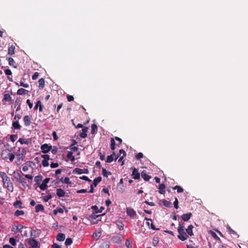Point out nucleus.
Segmentation results:
<instances>
[{
	"label": "nucleus",
	"mask_w": 248,
	"mask_h": 248,
	"mask_svg": "<svg viewBox=\"0 0 248 248\" xmlns=\"http://www.w3.org/2000/svg\"><path fill=\"white\" fill-rule=\"evenodd\" d=\"M13 148H9L8 144L5 145L1 152V157L2 159L7 160L9 159L10 162H13L15 158V155L12 153Z\"/></svg>",
	"instance_id": "f257e3e1"
},
{
	"label": "nucleus",
	"mask_w": 248,
	"mask_h": 248,
	"mask_svg": "<svg viewBox=\"0 0 248 248\" xmlns=\"http://www.w3.org/2000/svg\"><path fill=\"white\" fill-rule=\"evenodd\" d=\"M0 176L2 179L3 187L6 188L9 191L12 192L14 191V186L11 181L10 178L7 176L5 172H0Z\"/></svg>",
	"instance_id": "f03ea898"
},
{
	"label": "nucleus",
	"mask_w": 248,
	"mask_h": 248,
	"mask_svg": "<svg viewBox=\"0 0 248 248\" xmlns=\"http://www.w3.org/2000/svg\"><path fill=\"white\" fill-rule=\"evenodd\" d=\"M18 154H16L17 160L16 161V163L17 164H20L25 157V155L26 154V151L23 148H18Z\"/></svg>",
	"instance_id": "7ed1b4c3"
},
{
	"label": "nucleus",
	"mask_w": 248,
	"mask_h": 248,
	"mask_svg": "<svg viewBox=\"0 0 248 248\" xmlns=\"http://www.w3.org/2000/svg\"><path fill=\"white\" fill-rule=\"evenodd\" d=\"M178 232L179 234L178 235V238L182 241L186 240L188 238V235L185 231V227L184 226L179 225L178 228Z\"/></svg>",
	"instance_id": "20e7f679"
},
{
	"label": "nucleus",
	"mask_w": 248,
	"mask_h": 248,
	"mask_svg": "<svg viewBox=\"0 0 248 248\" xmlns=\"http://www.w3.org/2000/svg\"><path fill=\"white\" fill-rule=\"evenodd\" d=\"M26 241L30 244V247L29 248H39L40 245L38 242L34 239H27Z\"/></svg>",
	"instance_id": "39448f33"
},
{
	"label": "nucleus",
	"mask_w": 248,
	"mask_h": 248,
	"mask_svg": "<svg viewBox=\"0 0 248 248\" xmlns=\"http://www.w3.org/2000/svg\"><path fill=\"white\" fill-rule=\"evenodd\" d=\"M52 148V147L51 145H49L46 143L44 144L41 146L42 152L44 154L48 153L51 150Z\"/></svg>",
	"instance_id": "423d86ee"
},
{
	"label": "nucleus",
	"mask_w": 248,
	"mask_h": 248,
	"mask_svg": "<svg viewBox=\"0 0 248 248\" xmlns=\"http://www.w3.org/2000/svg\"><path fill=\"white\" fill-rule=\"evenodd\" d=\"M73 173L75 174V173H77V174H83V173H84V174H88L89 173V170L87 169H80V168H76L73 171Z\"/></svg>",
	"instance_id": "0eeeda50"
},
{
	"label": "nucleus",
	"mask_w": 248,
	"mask_h": 248,
	"mask_svg": "<svg viewBox=\"0 0 248 248\" xmlns=\"http://www.w3.org/2000/svg\"><path fill=\"white\" fill-rule=\"evenodd\" d=\"M41 157L44 159L42 161V165L44 167L48 166L49 163L48 161L50 159L49 156L47 155H42Z\"/></svg>",
	"instance_id": "6e6552de"
},
{
	"label": "nucleus",
	"mask_w": 248,
	"mask_h": 248,
	"mask_svg": "<svg viewBox=\"0 0 248 248\" xmlns=\"http://www.w3.org/2000/svg\"><path fill=\"white\" fill-rule=\"evenodd\" d=\"M24 125L26 126H29L31 123V117L29 115H26L23 117Z\"/></svg>",
	"instance_id": "1a4fd4ad"
},
{
	"label": "nucleus",
	"mask_w": 248,
	"mask_h": 248,
	"mask_svg": "<svg viewBox=\"0 0 248 248\" xmlns=\"http://www.w3.org/2000/svg\"><path fill=\"white\" fill-rule=\"evenodd\" d=\"M24 228V226L21 225L19 224L18 225H14L12 226V232H14V233H16L17 232H21V230L22 229Z\"/></svg>",
	"instance_id": "9d476101"
},
{
	"label": "nucleus",
	"mask_w": 248,
	"mask_h": 248,
	"mask_svg": "<svg viewBox=\"0 0 248 248\" xmlns=\"http://www.w3.org/2000/svg\"><path fill=\"white\" fill-rule=\"evenodd\" d=\"M119 155H116L115 153L113 152L111 155H108L107 158L106 162L107 163H111L114 159V156H116L115 160H116L118 157Z\"/></svg>",
	"instance_id": "9b49d317"
},
{
	"label": "nucleus",
	"mask_w": 248,
	"mask_h": 248,
	"mask_svg": "<svg viewBox=\"0 0 248 248\" xmlns=\"http://www.w3.org/2000/svg\"><path fill=\"white\" fill-rule=\"evenodd\" d=\"M126 213L128 216L132 218H134L136 215V213L134 209L130 207L126 208Z\"/></svg>",
	"instance_id": "f8f14e48"
},
{
	"label": "nucleus",
	"mask_w": 248,
	"mask_h": 248,
	"mask_svg": "<svg viewBox=\"0 0 248 248\" xmlns=\"http://www.w3.org/2000/svg\"><path fill=\"white\" fill-rule=\"evenodd\" d=\"M161 202H162V204L166 207L170 208L172 207V204L171 202L170 201H168L166 200H162L160 201L159 204L161 205Z\"/></svg>",
	"instance_id": "ddd939ff"
},
{
	"label": "nucleus",
	"mask_w": 248,
	"mask_h": 248,
	"mask_svg": "<svg viewBox=\"0 0 248 248\" xmlns=\"http://www.w3.org/2000/svg\"><path fill=\"white\" fill-rule=\"evenodd\" d=\"M133 178L134 179H139L140 178V174L138 170L135 168H133L132 171Z\"/></svg>",
	"instance_id": "4468645a"
},
{
	"label": "nucleus",
	"mask_w": 248,
	"mask_h": 248,
	"mask_svg": "<svg viewBox=\"0 0 248 248\" xmlns=\"http://www.w3.org/2000/svg\"><path fill=\"white\" fill-rule=\"evenodd\" d=\"M88 128L87 127H83L82 129V132L79 134V136L81 138H85L87 136V133L88 132Z\"/></svg>",
	"instance_id": "2eb2a0df"
},
{
	"label": "nucleus",
	"mask_w": 248,
	"mask_h": 248,
	"mask_svg": "<svg viewBox=\"0 0 248 248\" xmlns=\"http://www.w3.org/2000/svg\"><path fill=\"white\" fill-rule=\"evenodd\" d=\"M92 209L93 210L95 213H101L104 209V207L102 206L100 209H98L96 205H93L92 206Z\"/></svg>",
	"instance_id": "dca6fc26"
},
{
	"label": "nucleus",
	"mask_w": 248,
	"mask_h": 248,
	"mask_svg": "<svg viewBox=\"0 0 248 248\" xmlns=\"http://www.w3.org/2000/svg\"><path fill=\"white\" fill-rule=\"evenodd\" d=\"M192 214L191 213L184 214L182 216V218L184 221H187L190 218Z\"/></svg>",
	"instance_id": "f3484780"
},
{
	"label": "nucleus",
	"mask_w": 248,
	"mask_h": 248,
	"mask_svg": "<svg viewBox=\"0 0 248 248\" xmlns=\"http://www.w3.org/2000/svg\"><path fill=\"white\" fill-rule=\"evenodd\" d=\"M141 177L146 181H149L151 178V176L147 174L146 172L144 170L141 172Z\"/></svg>",
	"instance_id": "a211bd4d"
},
{
	"label": "nucleus",
	"mask_w": 248,
	"mask_h": 248,
	"mask_svg": "<svg viewBox=\"0 0 248 248\" xmlns=\"http://www.w3.org/2000/svg\"><path fill=\"white\" fill-rule=\"evenodd\" d=\"M57 195L59 197H63L65 195V192L62 188H58L56 190Z\"/></svg>",
	"instance_id": "6ab92c4d"
},
{
	"label": "nucleus",
	"mask_w": 248,
	"mask_h": 248,
	"mask_svg": "<svg viewBox=\"0 0 248 248\" xmlns=\"http://www.w3.org/2000/svg\"><path fill=\"white\" fill-rule=\"evenodd\" d=\"M29 93V91L23 88H20L17 91V94L18 95H23L27 94Z\"/></svg>",
	"instance_id": "aec40b11"
},
{
	"label": "nucleus",
	"mask_w": 248,
	"mask_h": 248,
	"mask_svg": "<svg viewBox=\"0 0 248 248\" xmlns=\"http://www.w3.org/2000/svg\"><path fill=\"white\" fill-rule=\"evenodd\" d=\"M158 188L159 189V193L161 194H164L165 193L166 186L164 184H160Z\"/></svg>",
	"instance_id": "412c9836"
},
{
	"label": "nucleus",
	"mask_w": 248,
	"mask_h": 248,
	"mask_svg": "<svg viewBox=\"0 0 248 248\" xmlns=\"http://www.w3.org/2000/svg\"><path fill=\"white\" fill-rule=\"evenodd\" d=\"M56 238L58 241H63L65 238V234L62 233H59Z\"/></svg>",
	"instance_id": "4be33fe9"
},
{
	"label": "nucleus",
	"mask_w": 248,
	"mask_h": 248,
	"mask_svg": "<svg viewBox=\"0 0 248 248\" xmlns=\"http://www.w3.org/2000/svg\"><path fill=\"white\" fill-rule=\"evenodd\" d=\"M45 79L43 78H41L39 79V80L38 81V84H39L38 87L40 89H42L44 88V86H45Z\"/></svg>",
	"instance_id": "5701e85b"
},
{
	"label": "nucleus",
	"mask_w": 248,
	"mask_h": 248,
	"mask_svg": "<svg viewBox=\"0 0 248 248\" xmlns=\"http://www.w3.org/2000/svg\"><path fill=\"white\" fill-rule=\"evenodd\" d=\"M44 207L42 204H39L36 205L35 206V212H39L40 211H44Z\"/></svg>",
	"instance_id": "b1692460"
},
{
	"label": "nucleus",
	"mask_w": 248,
	"mask_h": 248,
	"mask_svg": "<svg viewBox=\"0 0 248 248\" xmlns=\"http://www.w3.org/2000/svg\"><path fill=\"white\" fill-rule=\"evenodd\" d=\"M193 228V226L192 225H190L188 226V228L186 229V233L190 236H192L193 235L192 229Z\"/></svg>",
	"instance_id": "393cba45"
},
{
	"label": "nucleus",
	"mask_w": 248,
	"mask_h": 248,
	"mask_svg": "<svg viewBox=\"0 0 248 248\" xmlns=\"http://www.w3.org/2000/svg\"><path fill=\"white\" fill-rule=\"evenodd\" d=\"M12 126L15 129H20L21 126L19 124L18 121L13 122L12 123Z\"/></svg>",
	"instance_id": "a878e982"
},
{
	"label": "nucleus",
	"mask_w": 248,
	"mask_h": 248,
	"mask_svg": "<svg viewBox=\"0 0 248 248\" xmlns=\"http://www.w3.org/2000/svg\"><path fill=\"white\" fill-rule=\"evenodd\" d=\"M22 202L21 201H18V200L16 201L13 203V205L16 208H22Z\"/></svg>",
	"instance_id": "bb28decb"
},
{
	"label": "nucleus",
	"mask_w": 248,
	"mask_h": 248,
	"mask_svg": "<svg viewBox=\"0 0 248 248\" xmlns=\"http://www.w3.org/2000/svg\"><path fill=\"white\" fill-rule=\"evenodd\" d=\"M66 156L72 162H74L75 160V157L73 155V152L72 151L68 152Z\"/></svg>",
	"instance_id": "cd10ccee"
},
{
	"label": "nucleus",
	"mask_w": 248,
	"mask_h": 248,
	"mask_svg": "<svg viewBox=\"0 0 248 248\" xmlns=\"http://www.w3.org/2000/svg\"><path fill=\"white\" fill-rule=\"evenodd\" d=\"M102 180V177L100 176L97 177V178H95L93 180V185L94 186H96L98 185V184Z\"/></svg>",
	"instance_id": "c85d7f7f"
},
{
	"label": "nucleus",
	"mask_w": 248,
	"mask_h": 248,
	"mask_svg": "<svg viewBox=\"0 0 248 248\" xmlns=\"http://www.w3.org/2000/svg\"><path fill=\"white\" fill-rule=\"evenodd\" d=\"M18 142H19L21 144H26V145L29 144L30 143L28 139H24V138H20L18 140Z\"/></svg>",
	"instance_id": "c756f323"
},
{
	"label": "nucleus",
	"mask_w": 248,
	"mask_h": 248,
	"mask_svg": "<svg viewBox=\"0 0 248 248\" xmlns=\"http://www.w3.org/2000/svg\"><path fill=\"white\" fill-rule=\"evenodd\" d=\"M43 176L41 175L36 176L34 177V181L36 182L37 184L39 185L42 181Z\"/></svg>",
	"instance_id": "7c9ffc66"
},
{
	"label": "nucleus",
	"mask_w": 248,
	"mask_h": 248,
	"mask_svg": "<svg viewBox=\"0 0 248 248\" xmlns=\"http://www.w3.org/2000/svg\"><path fill=\"white\" fill-rule=\"evenodd\" d=\"M15 46L13 45L10 46L8 48V54L13 55L15 54Z\"/></svg>",
	"instance_id": "2f4dec72"
},
{
	"label": "nucleus",
	"mask_w": 248,
	"mask_h": 248,
	"mask_svg": "<svg viewBox=\"0 0 248 248\" xmlns=\"http://www.w3.org/2000/svg\"><path fill=\"white\" fill-rule=\"evenodd\" d=\"M110 149L112 150H114L115 149V145H116V143H115V140H114V139L113 138H110Z\"/></svg>",
	"instance_id": "473e14b6"
},
{
	"label": "nucleus",
	"mask_w": 248,
	"mask_h": 248,
	"mask_svg": "<svg viewBox=\"0 0 248 248\" xmlns=\"http://www.w3.org/2000/svg\"><path fill=\"white\" fill-rule=\"evenodd\" d=\"M102 174L104 177H108V175L111 174V173L110 171H108L105 168H102Z\"/></svg>",
	"instance_id": "72a5a7b5"
},
{
	"label": "nucleus",
	"mask_w": 248,
	"mask_h": 248,
	"mask_svg": "<svg viewBox=\"0 0 248 248\" xmlns=\"http://www.w3.org/2000/svg\"><path fill=\"white\" fill-rule=\"evenodd\" d=\"M8 62H9V64L10 66H13L15 68L16 67V66L15 65V62L12 58H11V57L8 58Z\"/></svg>",
	"instance_id": "f704fd0d"
},
{
	"label": "nucleus",
	"mask_w": 248,
	"mask_h": 248,
	"mask_svg": "<svg viewBox=\"0 0 248 248\" xmlns=\"http://www.w3.org/2000/svg\"><path fill=\"white\" fill-rule=\"evenodd\" d=\"M3 100H5V101L9 102L12 100V97L9 94L5 93L4 94Z\"/></svg>",
	"instance_id": "c9c22d12"
},
{
	"label": "nucleus",
	"mask_w": 248,
	"mask_h": 248,
	"mask_svg": "<svg viewBox=\"0 0 248 248\" xmlns=\"http://www.w3.org/2000/svg\"><path fill=\"white\" fill-rule=\"evenodd\" d=\"M20 183L22 184V185L24 186L25 184H27V181L26 180V179L23 178V177L21 176V175L20 176V177H19L18 178V181Z\"/></svg>",
	"instance_id": "e433bc0d"
},
{
	"label": "nucleus",
	"mask_w": 248,
	"mask_h": 248,
	"mask_svg": "<svg viewBox=\"0 0 248 248\" xmlns=\"http://www.w3.org/2000/svg\"><path fill=\"white\" fill-rule=\"evenodd\" d=\"M123 237L122 236H115L113 237V240L116 243H119L121 241Z\"/></svg>",
	"instance_id": "4c0bfd02"
},
{
	"label": "nucleus",
	"mask_w": 248,
	"mask_h": 248,
	"mask_svg": "<svg viewBox=\"0 0 248 248\" xmlns=\"http://www.w3.org/2000/svg\"><path fill=\"white\" fill-rule=\"evenodd\" d=\"M36 231L35 230H32L31 231V239H34L38 236V235L36 234Z\"/></svg>",
	"instance_id": "58836bf2"
},
{
	"label": "nucleus",
	"mask_w": 248,
	"mask_h": 248,
	"mask_svg": "<svg viewBox=\"0 0 248 248\" xmlns=\"http://www.w3.org/2000/svg\"><path fill=\"white\" fill-rule=\"evenodd\" d=\"M24 214H25V213L23 211L17 210L15 212V216H16V217H18L19 216H22V215H24Z\"/></svg>",
	"instance_id": "ea45409f"
},
{
	"label": "nucleus",
	"mask_w": 248,
	"mask_h": 248,
	"mask_svg": "<svg viewBox=\"0 0 248 248\" xmlns=\"http://www.w3.org/2000/svg\"><path fill=\"white\" fill-rule=\"evenodd\" d=\"M159 242V239L157 237H154L153 239V245L156 247Z\"/></svg>",
	"instance_id": "a19ab883"
},
{
	"label": "nucleus",
	"mask_w": 248,
	"mask_h": 248,
	"mask_svg": "<svg viewBox=\"0 0 248 248\" xmlns=\"http://www.w3.org/2000/svg\"><path fill=\"white\" fill-rule=\"evenodd\" d=\"M173 188L176 189L178 193H182L184 191L183 188L179 186H176Z\"/></svg>",
	"instance_id": "79ce46f5"
},
{
	"label": "nucleus",
	"mask_w": 248,
	"mask_h": 248,
	"mask_svg": "<svg viewBox=\"0 0 248 248\" xmlns=\"http://www.w3.org/2000/svg\"><path fill=\"white\" fill-rule=\"evenodd\" d=\"M91 128H92V131H91L92 134H94L95 133V132L97 130V125L95 124H93L92 125Z\"/></svg>",
	"instance_id": "37998d69"
},
{
	"label": "nucleus",
	"mask_w": 248,
	"mask_h": 248,
	"mask_svg": "<svg viewBox=\"0 0 248 248\" xmlns=\"http://www.w3.org/2000/svg\"><path fill=\"white\" fill-rule=\"evenodd\" d=\"M125 245L127 248H132V242L129 240H126Z\"/></svg>",
	"instance_id": "c03bdc74"
},
{
	"label": "nucleus",
	"mask_w": 248,
	"mask_h": 248,
	"mask_svg": "<svg viewBox=\"0 0 248 248\" xmlns=\"http://www.w3.org/2000/svg\"><path fill=\"white\" fill-rule=\"evenodd\" d=\"M96 213L94 212H93V213L90 216V218L92 219H95L100 216V215H96Z\"/></svg>",
	"instance_id": "a18cd8bd"
},
{
	"label": "nucleus",
	"mask_w": 248,
	"mask_h": 248,
	"mask_svg": "<svg viewBox=\"0 0 248 248\" xmlns=\"http://www.w3.org/2000/svg\"><path fill=\"white\" fill-rule=\"evenodd\" d=\"M72 239L71 238H68L66 239L64 244L66 246H69L72 243Z\"/></svg>",
	"instance_id": "49530a36"
},
{
	"label": "nucleus",
	"mask_w": 248,
	"mask_h": 248,
	"mask_svg": "<svg viewBox=\"0 0 248 248\" xmlns=\"http://www.w3.org/2000/svg\"><path fill=\"white\" fill-rule=\"evenodd\" d=\"M227 231L228 232H229V233L230 234H236V232L233 231L231 228L230 226H227Z\"/></svg>",
	"instance_id": "de8ad7c7"
},
{
	"label": "nucleus",
	"mask_w": 248,
	"mask_h": 248,
	"mask_svg": "<svg viewBox=\"0 0 248 248\" xmlns=\"http://www.w3.org/2000/svg\"><path fill=\"white\" fill-rule=\"evenodd\" d=\"M52 198L51 194H49L43 197V200L45 202H48L49 200L51 199Z\"/></svg>",
	"instance_id": "09e8293b"
},
{
	"label": "nucleus",
	"mask_w": 248,
	"mask_h": 248,
	"mask_svg": "<svg viewBox=\"0 0 248 248\" xmlns=\"http://www.w3.org/2000/svg\"><path fill=\"white\" fill-rule=\"evenodd\" d=\"M47 185L44 184L42 182V183L40 186V188L42 190H45L47 188Z\"/></svg>",
	"instance_id": "8fccbe9b"
},
{
	"label": "nucleus",
	"mask_w": 248,
	"mask_h": 248,
	"mask_svg": "<svg viewBox=\"0 0 248 248\" xmlns=\"http://www.w3.org/2000/svg\"><path fill=\"white\" fill-rule=\"evenodd\" d=\"M9 242L12 245V246H16V239L13 238V237H11L9 239Z\"/></svg>",
	"instance_id": "3c124183"
},
{
	"label": "nucleus",
	"mask_w": 248,
	"mask_h": 248,
	"mask_svg": "<svg viewBox=\"0 0 248 248\" xmlns=\"http://www.w3.org/2000/svg\"><path fill=\"white\" fill-rule=\"evenodd\" d=\"M117 225L120 230H123L124 229V225L121 222L118 221Z\"/></svg>",
	"instance_id": "603ef678"
},
{
	"label": "nucleus",
	"mask_w": 248,
	"mask_h": 248,
	"mask_svg": "<svg viewBox=\"0 0 248 248\" xmlns=\"http://www.w3.org/2000/svg\"><path fill=\"white\" fill-rule=\"evenodd\" d=\"M178 203H179V202H178V199L177 198H175V201L173 202V204H174V206L175 208L176 209H177L179 208Z\"/></svg>",
	"instance_id": "864d4df0"
},
{
	"label": "nucleus",
	"mask_w": 248,
	"mask_h": 248,
	"mask_svg": "<svg viewBox=\"0 0 248 248\" xmlns=\"http://www.w3.org/2000/svg\"><path fill=\"white\" fill-rule=\"evenodd\" d=\"M63 184H71V182L70 181L69 177H66L63 179Z\"/></svg>",
	"instance_id": "5fc2aeb1"
},
{
	"label": "nucleus",
	"mask_w": 248,
	"mask_h": 248,
	"mask_svg": "<svg viewBox=\"0 0 248 248\" xmlns=\"http://www.w3.org/2000/svg\"><path fill=\"white\" fill-rule=\"evenodd\" d=\"M39 73L37 72H35L32 76V79L33 80H36L39 77Z\"/></svg>",
	"instance_id": "6e6d98bb"
},
{
	"label": "nucleus",
	"mask_w": 248,
	"mask_h": 248,
	"mask_svg": "<svg viewBox=\"0 0 248 248\" xmlns=\"http://www.w3.org/2000/svg\"><path fill=\"white\" fill-rule=\"evenodd\" d=\"M135 157L137 160H139L143 157V155L142 153H139L136 155Z\"/></svg>",
	"instance_id": "4d7b16f0"
},
{
	"label": "nucleus",
	"mask_w": 248,
	"mask_h": 248,
	"mask_svg": "<svg viewBox=\"0 0 248 248\" xmlns=\"http://www.w3.org/2000/svg\"><path fill=\"white\" fill-rule=\"evenodd\" d=\"M17 138V135H11L10 136V140L12 142H14Z\"/></svg>",
	"instance_id": "13d9d810"
},
{
	"label": "nucleus",
	"mask_w": 248,
	"mask_h": 248,
	"mask_svg": "<svg viewBox=\"0 0 248 248\" xmlns=\"http://www.w3.org/2000/svg\"><path fill=\"white\" fill-rule=\"evenodd\" d=\"M114 139V140H115L119 142V143L118 144H117V146H119L120 145H121L122 144V140L121 138H120L118 137H115V138Z\"/></svg>",
	"instance_id": "bf43d9fd"
},
{
	"label": "nucleus",
	"mask_w": 248,
	"mask_h": 248,
	"mask_svg": "<svg viewBox=\"0 0 248 248\" xmlns=\"http://www.w3.org/2000/svg\"><path fill=\"white\" fill-rule=\"evenodd\" d=\"M100 248H109V245L107 243H103L101 244Z\"/></svg>",
	"instance_id": "052dcab7"
},
{
	"label": "nucleus",
	"mask_w": 248,
	"mask_h": 248,
	"mask_svg": "<svg viewBox=\"0 0 248 248\" xmlns=\"http://www.w3.org/2000/svg\"><path fill=\"white\" fill-rule=\"evenodd\" d=\"M41 104H42L41 101L40 100H38L36 102V105L34 106V109H37L38 107L39 108V106L41 105Z\"/></svg>",
	"instance_id": "680f3d73"
},
{
	"label": "nucleus",
	"mask_w": 248,
	"mask_h": 248,
	"mask_svg": "<svg viewBox=\"0 0 248 248\" xmlns=\"http://www.w3.org/2000/svg\"><path fill=\"white\" fill-rule=\"evenodd\" d=\"M5 74L7 76L12 75V73L10 69H7L4 70Z\"/></svg>",
	"instance_id": "e2e57ef3"
},
{
	"label": "nucleus",
	"mask_w": 248,
	"mask_h": 248,
	"mask_svg": "<svg viewBox=\"0 0 248 248\" xmlns=\"http://www.w3.org/2000/svg\"><path fill=\"white\" fill-rule=\"evenodd\" d=\"M79 178L82 180H84L88 182H91V180L86 176H82L80 177Z\"/></svg>",
	"instance_id": "0e129e2a"
},
{
	"label": "nucleus",
	"mask_w": 248,
	"mask_h": 248,
	"mask_svg": "<svg viewBox=\"0 0 248 248\" xmlns=\"http://www.w3.org/2000/svg\"><path fill=\"white\" fill-rule=\"evenodd\" d=\"M20 86H21L25 88H29V85L28 83H25L22 81H21L20 82Z\"/></svg>",
	"instance_id": "69168bd1"
},
{
	"label": "nucleus",
	"mask_w": 248,
	"mask_h": 248,
	"mask_svg": "<svg viewBox=\"0 0 248 248\" xmlns=\"http://www.w3.org/2000/svg\"><path fill=\"white\" fill-rule=\"evenodd\" d=\"M50 151L53 154L55 155L57 153L58 149L56 147L54 146Z\"/></svg>",
	"instance_id": "338daca9"
},
{
	"label": "nucleus",
	"mask_w": 248,
	"mask_h": 248,
	"mask_svg": "<svg viewBox=\"0 0 248 248\" xmlns=\"http://www.w3.org/2000/svg\"><path fill=\"white\" fill-rule=\"evenodd\" d=\"M52 247L53 248H61V246L59 245V244H58L57 243H54L52 245Z\"/></svg>",
	"instance_id": "774afa93"
}]
</instances>
